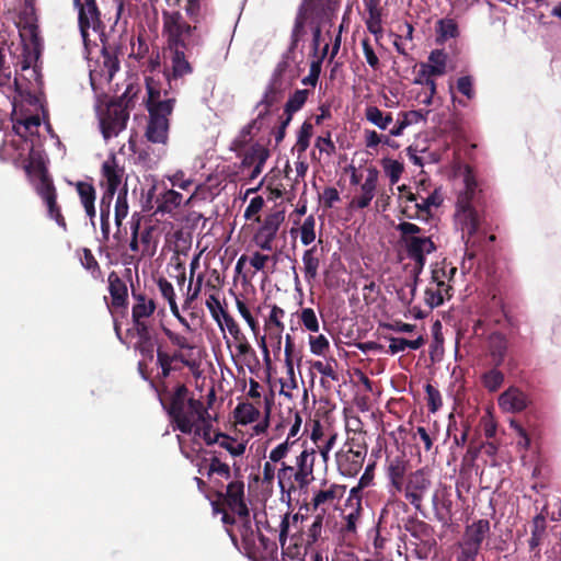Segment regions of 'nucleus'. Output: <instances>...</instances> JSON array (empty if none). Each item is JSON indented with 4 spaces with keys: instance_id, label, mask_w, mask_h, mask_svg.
Returning <instances> with one entry per match:
<instances>
[{
    "instance_id": "31",
    "label": "nucleus",
    "mask_w": 561,
    "mask_h": 561,
    "mask_svg": "<svg viewBox=\"0 0 561 561\" xmlns=\"http://www.w3.org/2000/svg\"><path fill=\"white\" fill-rule=\"evenodd\" d=\"M345 491V486L340 484H331L327 490H320L317 492L312 499L311 504L314 510L325 503H333L335 500H339L343 496Z\"/></svg>"
},
{
    "instance_id": "35",
    "label": "nucleus",
    "mask_w": 561,
    "mask_h": 561,
    "mask_svg": "<svg viewBox=\"0 0 561 561\" xmlns=\"http://www.w3.org/2000/svg\"><path fill=\"white\" fill-rule=\"evenodd\" d=\"M233 414L237 423L247 425L259 419L260 410L250 402H241L236 407Z\"/></svg>"
},
{
    "instance_id": "23",
    "label": "nucleus",
    "mask_w": 561,
    "mask_h": 561,
    "mask_svg": "<svg viewBox=\"0 0 561 561\" xmlns=\"http://www.w3.org/2000/svg\"><path fill=\"white\" fill-rule=\"evenodd\" d=\"M489 531L490 522L488 519L473 522L466 527L462 543L480 549Z\"/></svg>"
},
{
    "instance_id": "58",
    "label": "nucleus",
    "mask_w": 561,
    "mask_h": 561,
    "mask_svg": "<svg viewBox=\"0 0 561 561\" xmlns=\"http://www.w3.org/2000/svg\"><path fill=\"white\" fill-rule=\"evenodd\" d=\"M284 314H285V311L275 305V306H273V308L270 312L268 322H267L270 325L273 324L277 329V347L278 348L280 347V341H282L280 333L283 332V330L285 328L284 323L279 320V318L284 317Z\"/></svg>"
},
{
    "instance_id": "9",
    "label": "nucleus",
    "mask_w": 561,
    "mask_h": 561,
    "mask_svg": "<svg viewBox=\"0 0 561 561\" xmlns=\"http://www.w3.org/2000/svg\"><path fill=\"white\" fill-rule=\"evenodd\" d=\"M79 9V27L84 45H88L89 28L94 32H103L104 24L101 20V12L98 8L96 0H73Z\"/></svg>"
},
{
    "instance_id": "37",
    "label": "nucleus",
    "mask_w": 561,
    "mask_h": 561,
    "mask_svg": "<svg viewBox=\"0 0 561 561\" xmlns=\"http://www.w3.org/2000/svg\"><path fill=\"white\" fill-rule=\"evenodd\" d=\"M146 89H147V100L146 107L152 106L157 104H161L163 100H161V82L159 79H156L152 75H146Z\"/></svg>"
},
{
    "instance_id": "1",
    "label": "nucleus",
    "mask_w": 561,
    "mask_h": 561,
    "mask_svg": "<svg viewBox=\"0 0 561 561\" xmlns=\"http://www.w3.org/2000/svg\"><path fill=\"white\" fill-rule=\"evenodd\" d=\"M162 33L171 53V70L164 72L169 87L194 71L188 58L195 47L203 45V37L196 25L187 23L180 11H162Z\"/></svg>"
},
{
    "instance_id": "8",
    "label": "nucleus",
    "mask_w": 561,
    "mask_h": 561,
    "mask_svg": "<svg viewBox=\"0 0 561 561\" xmlns=\"http://www.w3.org/2000/svg\"><path fill=\"white\" fill-rule=\"evenodd\" d=\"M36 169L42 172L41 184L38 186V194L46 204L49 218L54 219L56 224L67 230V222L61 214L60 206L57 204V192L51 180L45 174L44 165L42 162L36 163Z\"/></svg>"
},
{
    "instance_id": "19",
    "label": "nucleus",
    "mask_w": 561,
    "mask_h": 561,
    "mask_svg": "<svg viewBox=\"0 0 561 561\" xmlns=\"http://www.w3.org/2000/svg\"><path fill=\"white\" fill-rule=\"evenodd\" d=\"M156 309L157 305L153 299H150L148 304H134L131 308L133 327L127 329L126 333L129 335L134 330L152 328L149 319L153 316Z\"/></svg>"
},
{
    "instance_id": "18",
    "label": "nucleus",
    "mask_w": 561,
    "mask_h": 561,
    "mask_svg": "<svg viewBox=\"0 0 561 561\" xmlns=\"http://www.w3.org/2000/svg\"><path fill=\"white\" fill-rule=\"evenodd\" d=\"M378 176L379 171L375 167H370L367 169V176L365 179V182L360 185L362 194L353 198L351 203L352 206H355L359 209H364L369 206L370 202L375 196Z\"/></svg>"
},
{
    "instance_id": "46",
    "label": "nucleus",
    "mask_w": 561,
    "mask_h": 561,
    "mask_svg": "<svg viewBox=\"0 0 561 561\" xmlns=\"http://www.w3.org/2000/svg\"><path fill=\"white\" fill-rule=\"evenodd\" d=\"M183 201V195L176 191L170 190L162 195V199L158 205V211L171 213L179 207Z\"/></svg>"
},
{
    "instance_id": "52",
    "label": "nucleus",
    "mask_w": 561,
    "mask_h": 561,
    "mask_svg": "<svg viewBox=\"0 0 561 561\" xmlns=\"http://www.w3.org/2000/svg\"><path fill=\"white\" fill-rule=\"evenodd\" d=\"M302 516H300L298 513L290 515V513H285L282 516L280 524H279V536L278 540L280 543V547L284 548L289 535V527L291 524H296Z\"/></svg>"
},
{
    "instance_id": "17",
    "label": "nucleus",
    "mask_w": 561,
    "mask_h": 561,
    "mask_svg": "<svg viewBox=\"0 0 561 561\" xmlns=\"http://www.w3.org/2000/svg\"><path fill=\"white\" fill-rule=\"evenodd\" d=\"M528 397L516 387H510L499 397V405L504 412L517 413L528 405Z\"/></svg>"
},
{
    "instance_id": "49",
    "label": "nucleus",
    "mask_w": 561,
    "mask_h": 561,
    "mask_svg": "<svg viewBox=\"0 0 561 561\" xmlns=\"http://www.w3.org/2000/svg\"><path fill=\"white\" fill-rule=\"evenodd\" d=\"M324 511L314 517L313 523L310 525L307 531L306 549L311 547L320 539L323 526Z\"/></svg>"
},
{
    "instance_id": "30",
    "label": "nucleus",
    "mask_w": 561,
    "mask_h": 561,
    "mask_svg": "<svg viewBox=\"0 0 561 561\" xmlns=\"http://www.w3.org/2000/svg\"><path fill=\"white\" fill-rule=\"evenodd\" d=\"M207 455H209V467L207 471V476L211 477L213 474H218L226 480L230 479L232 477L231 467L221 461V453L217 450H207L205 451Z\"/></svg>"
},
{
    "instance_id": "32",
    "label": "nucleus",
    "mask_w": 561,
    "mask_h": 561,
    "mask_svg": "<svg viewBox=\"0 0 561 561\" xmlns=\"http://www.w3.org/2000/svg\"><path fill=\"white\" fill-rule=\"evenodd\" d=\"M459 35L458 24L454 19L444 18L436 22V42L442 44Z\"/></svg>"
},
{
    "instance_id": "63",
    "label": "nucleus",
    "mask_w": 561,
    "mask_h": 561,
    "mask_svg": "<svg viewBox=\"0 0 561 561\" xmlns=\"http://www.w3.org/2000/svg\"><path fill=\"white\" fill-rule=\"evenodd\" d=\"M310 351L314 355H324L330 348L329 340L320 334L317 336L310 335L309 337Z\"/></svg>"
},
{
    "instance_id": "41",
    "label": "nucleus",
    "mask_w": 561,
    "mask_h": 561,
    "mask_svg": "<svg viewBox=\"0 0 561 561\" xmlns=\"http://www.w3.org/2000/svg\"><path fill=\"white\" fill-rule=\"evenodd\" d=\"M215 444H218L219 447L227 450L232 457L242 456L245 451L244 443H239L234 437L222 432L218 436V442Z\"/></svg>"
},
{
    "instance_id": "7",
    "label": "nucleus",
    "mask_w": 561,
    "mask_h": 561,
    "mask_svg": "<svg viewBox=\"0 0 561 561\" xmlns=\"http://www.w3.org/2000/svg\"><path fill=\"white\" fill-rule=\"evenodd\" d=\"M473 194L474 188L470 183H467L466 192L458 196L456 204L457 215L462 226V232H466L469 237H473L480 228L479 214L471 204ZM462 238H465V233H462Z\"/></svg>"
},
{
    "instance_id": "22",
    "label": "nucleus",
    "mask_w": 561,
    "mask_h": 561,
    "mask_svg": "<svg viewBox=\"0 0 561 561\" xmlns=\"http://www.w3.org/2000/svg\"><path fill=\"white\" fill-rule=\"evenodd\" d=\"M323 254V248H318V245H312L311 248L307 249L302 254L305 279L309 284L314 282L318 277L320 261Z\"/></svg>"
},
{
    "instance_id": "6",
    "label": "nucleus",
    "mask_w": 561,
    "mask_h": 561,
    "mask_svg": "<svg viewBox=\"0 0 561 561\" xmlns=\"http://www.w3.org/2000/svg\"><path fill=\"white\" fill-rule=\"evenodd\" d=\"M127 93L128 90L117 101L111 102L105 115L101 118V129L105 139L117 136L126 128L129 119L128 103L131 101V99L126 100Z\"/></svg>"
},
{
    "instance_id": "27",
    "label": "nucleus",
    "mask_w": 561,
    "mask_h": 561,
    "mask_svg": "<svg viewBox=\"0 0 561 561\" xmlns=\"http://www.w3.org/2000/svg\"><path fill=\"white\" fill-rule=\"evenodd\" d=\"M430 111H421V110H412L408 112L400 113V119H398L397 124L390 129L391 136H401L403 130L413 124H417L420 122H425Z\"/></svg>"
},
{
    "instance_id": "47",
    "label": "nucleus",
    "mask_w": 561,
    "mask_h": 561,
    "mask_svg": "<svg viewBox=\"0 0 561 561\" xmlns=\"http://www.w3.org/2000/svg\"><path fill=\"white\" fill-rule=\"evenodd\" d=\"M312 134H313L312 124L309 121H305L302 123V125L300 126V129L298 131L297 141L295 145V149L297 150L299 156L308 149Z\"/></svg>"
},
{
    "instance_id": "11",
    "label": "nucleus",
    "mask_w": 561,
    "mask_h": 561,
    "mask_svg": "<svg viewBox=\"0 0 561 561\" xmlns=\"http://www.w3.org/2000/svg\"><path fill=\"white\" fill-rule=\"evenodd\" d=\"M284 219V213L279 210L267 214L265 216L262 226L259 228L254 236L255 243L262 250L271 251L273 249V241Z\"/></svg>"
},
{
    "instance_id": "61",
    "label": "nucleus",
    "mask_w": 561,
    "mask_h": 561,
    "mask_svg": "<svg viewBox=\"0 0 561 561\" xmlns=\"http://www.w3.org/2000/svg\"><path fill=\"white\" fill-rule=\"evenodd\" d=\"M157 364L161 368L160 376L161 378H168L171 373L175 369L172 366V360L169 357V353L162 351L161 348L157 350Z\"/></svg>"
},
{
    "instance_id": "29",
    "label": "nucleus",
    "mask_w": 561,
    "mask_h": 561,
    "mask_svg": "<svg viewBox=\"0 0 561 561\" xmlns=\"http://www.w3.org/2000/svg\"><path fill=\"white\" fill-rule=\"evenodd\" d=\"M366 8L368 11L367 30L378 38L382 36L381 9L378 7V0H366Z\"/></svg>"
},
{
    "instance_id": "12",
    "label": "nucleus",
    "mask_w": 561,
    "mask_h": 561,
    "mask_svg": "<svg viewBox=\"0 0 561 561\" xmlns=\"http://www.w3.org/2000/svg\"><path fill=\"white\" fill-rule=\"evenodd\" d=\"M316 460V451L314 449H304L296 457V472L294 474V480L297 482V485L302 489L306 488L313 479V467Z\"/></svg>"
},
{
    "instance_id": "48",
    "label": "nucleus",
    "mask_w": 561,
    "mask_h": 561,
    "mask_svg": "<svg viewBox=\"0 0 561 561\" xmlns=\"http://www.w3.org/2000/svg\"><path fill=\"white\" fill-rule=\"evenodd\" d=\"M206 307L209 310L213 319L217 322L220 330L224 331V314L229 312L221 307L218 297L216 295H209V297L206 299Z\"/></svg>"
},
{
    "instance_id": "24",
    "label": "nucleus",
    "mask_w": 561,
    "mask_h": 561,
    "mask_svg": "<svg viewBox=\"0 0 561 561\" xmlns=\"http://www.w3.org/2000/svg\"><path fill=\"white\" fill-rule=\"evenodd\" d=\"M41 125V118L38 115H31L25 118H18L13 124V129L22 139L16 142L12 141L11 145L16 149H20L23 145H27V134L33 135L34 129L36 130Z\"/></svg>"
},
{
    "instance_id": "54",
    "label": "nucleus",
    "mask_w": 561,
    "mask_h": 561,
    "mask_svg": "<svg viewBox=\"0 0 561 561\" xmlns=\"http://www.w3.org/2000/svg\"><path fill=\"white\" fill-rule=\"evenodd\" d=\"M397 230L400 232L401 243L407 242L410 238H422L423 229L415 224L409 221H402L397 226Z\"/></svg>"
},
{
    "instance_id": "57",
    "label": "nucleus",
    "mask_w": 561,
    "mask_h": 561,
    "mask_svg": "<svg viewBox=\"0 0 561 561\" xmlns=\"http://www.w3.org/2000/svg\"><path fill=\"white\" fill-rule=\"evenodd\" d=\"M259 541L262 548V558L264 560H275L278 551L276 542L270 540L261 533L259 534Z\"/></svg>"
},
{
    "instance_id": "51",
    "label": "nucleus",
    "mask_w": 561,
    "mask_h": 561,
    "mask_svg": "<svg viewBox=\"0 0 561 561\" xmlns=\"http://www.w3.org/2000/svg\"><path fill=\"white\" fill-rule=\"evenodd\" d=\"M381 163L386 174L389 176L390 183L392 185L398 183L404 170L403 164L398 160H392L389 158L382 159Z\"/></svg>"
},
{
    "instance_id": "33",
    "label": "nucleus",
    "mask_w": 561,
    "mask_h": 561,
    "mask_svg": "<svg viewBox=\"0 0 561 561\" xmlns=\"http://www.w3.org/2000/svg\"><path fill=\"white\" fill-rule=\"evenodd\" d=\"M81 265L90 272L91 276L96 280L103 282V272L92 251L88 248H82L78 250Z\"/></svg>"
},
{
    "instance_id": "42",
    "label": "nucleus",
    "mask_w": 561,
    "mask_h": 561,
    "mask_svg": "<svg viewBox=\"0 0 561 561\" xmlns=\"http://www.w3.org/2000/svg\"><path fill=\"white\" fill-rule=\"evenodd\" d=\"M296 470L293 466L287 465L286 462H282L280 468L277 472L278 478V486L282 491L287 490L288 493L296 490L295 483H297L294 480V474Z\"/></svg>"
},
{
    "instance_id": "34",
    "label": "nucleus",
    "mask_w": 561,
    "mask_h": 561,
    "mask_svg": "<svg viewBox=\"0 0 561 561\" xmlns=\"http://www.w3.org/2000/svg\"><path fill=\"white\" fill-rule=\"evenodd\" d=\"M260 157H264V161H267L270 150L265 146L255 142L244 152L241 160V168L245 169L257 165Z\"/></svg>"
},
{
    "instance_id": "38",
    "label": "nucleus",
    "mask_w": 561,
    "mask_h": 561,
    "mask_svg": "<svg viewBox=\"0 0 561 561\" xmlns=\"http://www.w3.org/2000/svg\"><path fill=\"white\" fill-rule=\"evenodd\" d=\"M102 58V70L106 73L107 79L111 81L115 73L119 70V60L117 58L116 50L111 46H103Z\"/></svg>"
},
{
    "instance_id": "62",
    "label": "nucleus",
    "mask_w": 561,
    "mask_h": 561,
    "mask_svg": "<svg viewBox=\"0 0 561 561\" xmlns=\"http://www.w3.org/2000/svg\"><path fill=\"white\" fill-rule=\"evenodd\" d=\"M428 524H426L423 520H419L416 518H409L408 523L405 524V529L416 539H421L422 536L427 534L428 530Z\"/></svg>"
},
{
    "instance_id": "28",
    "label": "nucleus",
    "mask_w": 561,
    "mask_h": 561,
    "mask_svg": "<svg viewBox=\"0 0 561 561\" xmlns=\"http://www.w3.org/2000/svg\"><path fill=\"white\" fill-rule=\"evenodd\" d=\"M508 342L501 333H493L489 341V351L492 363L495 367H500L505 359L507 353Z\"/></svg>"
},
{
    "instance_id": "14",
    "label": "nucleus",
    "mask_w": 561,
    "mask_h": 561,
    "mask_svg": "<svg viewBox=\"0 0 561 561\" xmlns=\"http://www.w3.org/2000/svg\"><path fill=\"white\" fill-rule=\"evenodd\" d=\"M365 458L360 451L354 453L352 448L341 449L335 455L339 472L344 477H355L360 471Z\"/></svg>"
},
{
    "instance_id": "4",
    "label": "nucleus",
    "mask_w": 561,
    "mask_h": 561,
    "mask_svg": "<svg viewBox=\"0 0 561 561\" xmlns=\"http://www.w3.org/2000/svg\"><path fill=\"white\" fill-rule=\"evenodd\" d=\"M294 80L295 76L290 71L289 57L286 54L276 65L256 108H260L261 105L274 106L280 103L291 89Z\"/></svg>"
},
{
    "instance_id": "53",
    "label": "nucleus",
    "mask_w": 561,
    "mask_h": 561,
    "mask_svg": "<svg viewBox=\"0 0 561 561\" xmlns=\"http://www.w3.org/2000/svg\"><path fill=\"white\" fill-rule=\"evenodd\" d=\"M316 218L309 215L300 227V240L304 245H309L316 240Z\"/></svg>"
},
{
    "instance_id": "16",
    "label": "nucleus",
    "mask_w": 561,
    "mask_h": 561,
    "mask_svg": "<svg viewBox=\"0 0 561 561\" xmlns=\"http://www.w3.org/2000/svg\"><path fill=\"white\" fill-rule=\"evenodd\" d=\"M107 282L108 291L112 298L111 306L114 309H123L126 311L128 307V288L126 283L115 271H112L108 274Z\"/></svg>"
},
{
    "instance_id": "44",
    "label": "nucleus",
    "mask_w": 561,
    "mask_h": 561,
    "mask_svg": "<svg viewBox=\"0 0 561 561\" xmlns=\"http://www.w3.org/2000/svg\"><path fill=\"white\" fill-rule=\"evenodd\" d=\"M309 90H296L287 100L284 106V114H295L302 108L309 96Z\"/></svg>"
},
{
    "instance_id": "45",
    "label": "nucleus",
    "mask_w": 561,
    "mask_h": 561,
    "mask_svg": "<svg viewBox=\"0 0 561 561\" xmlns=\"http://www.w3.org/2000/svg\"><path fill=\"white\" fill-rule=\"evenodd\" d=\"M128 215L127 186L124 185L117 193L115 203V224L119 228Z\"/></svg>"
},
{
    "instance_id": "20",
    "label": "nucleus",
    "mask_w": 561,
    "mask_h": 561,
    "mask_svg": "<svg viewBox=\"0 0 561 561\" xmlns=\"http://www.w3.org/2000/svg\"><path fill=\"white\" fill-rule=\"evenodd\" d=\"M131 334L137 336V341L134 344V350L140 354L141 359H148L152 362L154 358L156 337L152 328H140L134 330Z\"/></svg>"
},
{
    "instance_id": "21",
    "label": "nucleus",
    "mask_w": 561,
    "mask_h": 561,
    "mask_svg": "<svg viewBox=\"0 0 561 561\" xmlns=\"http://www.w3.org/2000/svg\"><path fill=\"white\" fill-rule=\"evenodd\" d=\"M409 259H426V254H431L437 250L436 244L431 237L422 236V238H410L402 243Z\"/></svg>"
},
{
    "instance_id": "59",
    "label": "nucleus",
    "mask_w": 561,
    "mask_h": 561,
    "mask_svg": "<svg viewBox=\"0 0 561 561\" xmlns=\"http://www.w3.org/2000/svg\"><path fill=\"white\" fill-rule=\"evenodd\" d=\"M425 392L427 397V408L431 412H436L443 404L442 396L438 389H436L433 385L426 383Z\"/></svg>"
},
{
    "instance_id": "26",
    "label": "nucleus",
    "mask_w": 561,
    "mask_h": 561,
    "mask_svg": "<svg viewBox=\"0 0 561 561\" xmlns=\"http://www.w3.org/2000/svg\"><path fill=\"white\" fill-rule=\"evenodd\" d=\"M77 193L80 197V202L85 210V214L93 219L95 217V198L96 192L94 186L89 182L79 181L76 184Z\"/></svg>"
},
{
    "instance_id": "36",
    "label": "nucleus",
    "mask_w": 561,
    "mask_h": 561,
    "mask_svg": "<svg viewBox=\"0 0 561 561\" xmlns=\"http://www.w3.org/2000/svg\"><path fill=\"white\" fill-rule=\"evenodd\" d=\"M365 117L369 123L382 130L387 129L393 121L391 113H383L380 108L374 105L366 107Z\"/></svg>"
},
{
    "instance_id": "2",
    "label": "nucleus",
    "mask_w": 561,
    "mask_h": 561,
    "mask_svg": "<svg viewBox=\"0 0 561 561\" xmlns=\"http://www.w3.org/2000/svg\"><path fill=\"white\" fill-rule=\"evenodd\" d=\"M188 388L178 385L165 407L167 412L174 423L173 428L183 434L194 433L204 439L207 446L218 442L221 431L214 428L211 415L201 400L188 398Z\"/></svg>"
},
{
    "instance_id": "60",
    "label": "nucleus",
    "mask_w": 561,
    "mask_h": 561,
    "mask_svg": "<svg viewBox=\"0 0 561 561\" xmlns=\"http://www.w3.org/2000/svg\"><path fill=\"white\" fill-rule=\"evenodd\" d=\"M302 325L310 332L319 331V321L312 308H304L300 313Z\"/></svg>"
},
{
    "instance_id": "3",
    "label": "nucleus",
    "mask_w": 561,
    "mask_h": 561,
    "mask_svg": "<svg viewBox=\"0 0 561 561\" xmlns=\"http://www.w3.org/2000/svg\"><path fill=\"white\" fill-rule=\"evenodd\" d=\"M337 4L339 0H302L295 19L289 53L297 47L305 35L306 23L311 20L310 23L313 24L314 19L328 18L336 10Z\"/></svg>"
},
{
    "instance_id": "55",
    "label": "nucleus",
    "mask_w": 561,
    "mask_h": 561,
    "mask_svg": "<svg viewBox=\"0 0 561 561\" xmlns=\"http://www.w3.org/2000/svg\"><path fill=\"white\" fill-rule=\"evenodd\" d=\"M354 453L360 451V455L367 456V443L365 439V433H354L352 437H348L344 444V449H351Z\"/></svg>"
},
{
    "instance_id": "50",
    "label": "nucleus",
    "mask_w": 561,
    "mask_h": 561,
    "mask_svg": "<svg viewBox=\"0 0 561 561\" xmlns=\"http://www.w3.org/2000/svg\"><path fill=\"white\" fill-rule=\"evenodd\" d=\"M162 332L165 335V337L170 341V343L176 347V350H186V351L194 350V345L191 343V341L186 336H184L178 332H174L167 327H162Z\"/></svg>"
},
{
    "instance_id": "10",
    "label": "nucleus",
    "mask_w": 561,
    "mask_h": 561,
    "mask_svg": "<svg viewBox=\"0 0 561 561\" xmlns=\"http://www.w3.org/2000/svg\"><path fill=\"white\" fill-rule=\"evenodd\" d=\"M218 500L222 501L230 511L239 517H248L249 510L244 501L243 480H233L227 484L226 492H217Z\"/></svg>"
},
{
    "instance_id": "13",
    "label": "nucleus",
    "mask_w": 561,
    "mask_h": 561,
    "mask_svg": "<svg viewBox=\"0 0 561 561\" xmlns=\"http://www.w3.org/2000/svg\"><path fill=\"white\" fill-rule=\"evenodd\" d=\"M125 170L118 164L115 154H111L103 163L101 168L102 179L105 184V193L116 194L122 183Z\"/></svg>"
},
{
    "instance_id": "64",
    "label": "nucleus",
    "mask_w": 561,
    "mask_h": 561,
    "mask_svg": "<svg viewBox=\"0 0 561 561\" xmlns=\"http://www.w3.org/2000/svg\"><path fill=\"white\" fill-rule=\"evenodd\" d=\"M224 328L226 327L234 342H242L245 334L241 331L239 324L230 313H225L222 319Z\"/></svg>"
},
{
    "instance_id": "43",
    "label": "nucleus",
    "mask_w": 561,
    "mask_h": 561,
    "mask_svg": "<svg viewBox=\"0 0 561 561\" xmlns=\"http://www.w3.org/2000/svg\"><path fill=\"white\" fill-rule=\"evenodd\" d=\"M481 381L488 391L495 392L502 387L504 382V374L494 366L492 369L485 371L481 376Z\"/></svg>"
},
{
    "instance_id": "5",
    "label": "nucleus",
    "mask_w": 561,
    "mask_h": 561,
    "mask_svg": "<svg viewBox=\"0 0 561 561\" xmlns=\"http://www.w3.org/2000/svg\"><path fill=\"white\" fill-rule=\"evenodd\" d=\"M175 99L170 98L162 101L161 104L146 107L149 113V121L146 128L148 141L153 144H165L169 137V116L172 114Z\"/></svg>"
},
{
    "instance_id": "39",
    "label": "nucleus",
    "mask_w": 561,
    "mask_h": 561,
    "mask_svg": "<svg viewBox=\"0 0 561 561\" xmlns=\"http://www.w3.org/2000/svg\"><path fill=\"white\" fill-rule=\"evenodd\" d=\"M430 486L431 480L426 477L425 472L420 469L409 476L404 489L425 494Z\"/></svg>"
},
{
    "instance_id": "56",
    "label": "nucleus",
    "mask_w": 561,
    "mask_h": 561,
    "mask_svg": "<svg viewBox=\"0 0 561 561\" xmlns=\"http://www.w3.org/2000/svg\"><path fill=\"white\" fill-rule=\"evenodd\" d=\"M447 297L444 296L439 291V289L435 288L434 285H428L424 293V301L430 307V309H434L444 304Z\"/></svg>"
},
{
    "instance_id": "40",
    "label": "nucleus",
    "mask_w": 561,
    "mask_h": 561,
    "mask_svg": "<svg viewBox=\"0 0 561 561\" xmlns=\"http://www.w3.org/2000/svg\"><path fill=\"white\" fill-rule=\"evenodd\" d=\"M425 343V340L423 336H419L415 340H407L403 337H391L390 339V345H389V353L390 354H397L400 352H404L407 348L411 350H419L422 347Z\"/></svg>"
},
{
    "instance_id": "25",
    "label": "nucleus",
    "mask_w": 561,
    "mask_h": 561,
    "mask_svg": "<svg viewBox=\"0 0 561 561\" xmlns=\"http://www.w3.org/2000/svg\"><path fill=\"white\" fill-rule=\"evenodd\" d=\"M546 536V519L542 515H536L533 519V529L531 536L528 540L529 550L535 552L534 559L539 560L541 558L540 554V545Z\"/></svg>"
},
{
    "instance_id": "15",
    "label": "nucleus",
    "mask_w": 561,
    "mask_h": 561,
    "mask_svg": "<svg viewBox=\"0 0 561 561\" xmlns=\"http://www.w3.org/2000/svg\"><path fill=\"white\" fill-rule=\"evenodd\" d=\"M386 463L387 477L390 480L391 486L397 492H401L404 486V477L409 461L404 455H397L394 457H387Z\"/></svg>"
}]
</instances>
